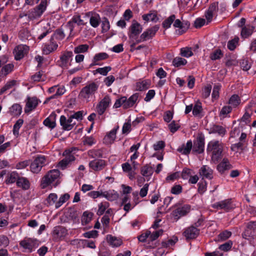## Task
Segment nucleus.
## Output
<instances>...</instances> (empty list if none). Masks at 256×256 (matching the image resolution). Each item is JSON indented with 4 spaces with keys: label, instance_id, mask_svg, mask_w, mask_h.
Returning a JSON list of instances; mask_svg holds the SVG:
<instances>
[{
    "label": "nucleus",
    "instance_id": "nucleus-48",
    "mask_svg": "<svg viewBox=\"0 0 256 256\" xmlns=\"http://www.w3.org/2000/svg\"><path fill=\"white\" fill-rule=\"evenodd\" d=\"M240 100L237 94L232 95L230 98L228 103L234 107L237 106L240 103Z\"/></svg>",
    "mask_w": 256,
    "mask_h": 256
},
{
    "label": "nucleus",
    "instance_id": "nucleus-12",
    "mask_svg": "<svg viewBox=\"0 0 256 256\" xmlns=\"http://www.w3.org/2000/svg\"><path fill=\"white\" fill-rule=\"evenodd\" d=\"M190 208V206L186 204L182 207L178 208L172 211V214L174 220L176 221H177L180 217L187 214L189 212Z\"/></svg>",
    "mask_w": 256,
    "mask_h": 256
},
{
    "label": "nucleus",
    "instance_id": "nucleus-47",
    "mask_svg": "<svg viewBox=\"0 0 256 256\" xmlns=\"http://www.w3.org/2000/svg\"><path fill=\"white\" fill-rule=\"evenodd\" d=\"M223 56L222 50L220 49H217L210 54V58L212 60H216L220 59Z\"/></svg>",
    "mask_w": 256,
    "mask_h": 256
},
{
    "label": "nucleus",
    "instance_id": "nucleus-39",
    "mask_svg": "<svg viewBox=\"0 0 256 256\" xmlns=\"http://www.w3.org/2000/svg\"><path fill=\"white\" fill-rule=\"evenodd\" d=\"M16 84V80H11L6 82V84L0 90V95L3 94L6 91L8 90L14 86Z\"/></svg>",
    "mask_w": 256,
    "mask_h": 256
},
{
    "label": "nucleus",
    "instance_id": "nucleus-58",
    "mask_svg": "<svg viewBox=\"0 0 256 256\" xmlns=\"http://www.w3.org/2000/svg\"><path fill=\"white\" fill-rule=\"evenodd\" d=\"M232 242L231 240L225 242L224 244H221L219 246V249L224 252H227L230 250L232 246Z\"/></svg>",
    "mask_w": 256,
    "mask_h": 256
},
{
    "label": "nucleus",
    "instance_id": "nucleus-61",
    "mask_svg": "<svg viewBox=\"0 0 256 256\" xmlns=\"http://www.w3.org/2000/svg\"><path fill=\"white\" fill-rule=\"evenodd\" d=\"M82 142L84 145L92 146L93 144H95L96 141L92 136H84L83 138Z\"/></svg>",
    "mask_w": 256,
    "mask_h": 256
},
{
    "label": "nucleus",
    "instance_id": "nucleus-40",
    "mask_svg": "<svg viewBox=\"0 0 256 256\" xmlns=\"http://www.w3.org/2000/svg\"><path fill=\"white\" fill-rule=\"evenodd\" d=\"M150 82L146 80H143L142 82L136 83V89L137 90L142 91L148 88Z\"/></svg>",
    "mask_w": 256,
    "mask_h": 256
},
{
    "label": "nucleus",
    "instance_id": "nucleus-4",
    "mask_svg": "<svg viewBox=\"0 0 256 256\" xmlns=\"http://www.w3.org/2000/svg\"><path fill=\"white\" fill-rule=\"evenodd\" d=\"M60 172L58 170H50L42 179L41 185L42 188H46L57 179L60 176Z\"/></svg>",
    "mask_w": 256,
    "mask_h": 256
},
{
    "label": "nucleus",
    "instance_id": "nucleus-45",
    "mask_svg": "<svg viewBox=\"0 0 256 256\" xmlns=\"http://www.w3.org/2000/svg\"><path fill=\"white\" fill-rule=\"evenodd\" d=\"M140 173L144 176H149L152 173V168L151 166L146 164L142 167Z\"/></svg>",
    "mask_w": 256,
    "mask_h": 256
},
{
    "label": "nucleus",
    "instance_id": "nucleus-28",
    "mask_svg": "<svg viewBox=\"0 0 256 256\" xmlns=\"http://www.w3.org/2000/svg\"><path fill=\"white\" fill-rule=\"evenodd\" d=\"M56 114H50V116L44 120L43 122L44 124L51 129L54 128L56 126Z\"/></svg>",
    "mask_w": 256,
    "mask_h": 256
},
{
    "label": "nucleus",
    "instance_id": "nucleus-56",
    "mask_svg": "<svg viewBox=\"0 0 256 256\" xmlns=\"http://www.w3.org/2000/svg\"><path fill=\"white\" fill-rule=\"evenodd\" d=\"M112 70V68L110 66H105L104 68H97L95 72L96 73H99L103 76H106L108 73L110 71Z\"/></svg>",
    "mask_w": 256,
    "mask_h": 256
},
{
    "label": "nucleus",
    "instance_id": "nucleus-59",
    "mask_svg": "<svg viewBox=\"0 0 256 256\" xmlns=\"http://www.w3.org/2000/svg\"><path fill=\"white\" fill-rule=\"evenodd\" d=\"M232 235V232L228 230H224L220 232L218 236V240H226L228 238Z\"/></svg>",
    "mask_w": 256,
    "mask_h": 256
},
{
    "label": "nucleus",
    "instance_id": "nucleus-16",
    "mask_svg": "<svg viewBox=\"0 0 256 256\" xmlns=\"http://www.w3.org/2000/svg\"><path fill=\"white\" fill-rule=\"evenodd\" d=\"M58 47V44L53 38L51 36L49 42L45 44L43 48L44 53L46 54H48L50 53L55 51Z\"/></svg>",
    "mask_w": 256,
    "mask_h": 256
},
{
    "label": "nucleus",
    "instance_id": "nucleus-44",
    "mask_svg": "<svg viewBox=\"0 0 256 256\" xmlns=\"http://www.w3.org/2000/svg\"><path fill=\"white\" fill-rule=\"evenodd\" d=\"M52 37L55 40H60L64 38L65 34L62 29L58 28L56 30Z\"/></svg>",
    "mask_w": 256,
    "mask_h": 256
},
{
    "label": "nucleus",
    "instance_id": "nucleus-46",
    "mask_svg": "<svg viewBox=\"0 0 256 256\" xmlns=\"http://www.w3.org/2000/svg\"><path fill=\"white\" fill-rule=\"evenodd\" d=\"M178 240L176 236H173L172 238L168 239L166 241L162 242V246L164 248H168L174 246Z\"/></svg>",
    "mask_w": 256,
    "mask_h": 256
},
{
    "label": "nucleus",
    "instance_id": "nucleus-43",
    "mask_svg": "<svg viewBox=\"0 0 256 256\" xmlns=\"http://www.w3.org/2000/svg\"><path fill=\"white\" fill-rule=\"evenodd\" d=\"M70 197V194L67 193L61 196L58 200L56 203L55 208H60L64 203L69 199Z\"/></svg>",
    "mask_w": 256,
    "mask_h": 256
},
{
    "label": "nucleus",
    "instance_id": "nucleus-42",
    "mask_svg": "<svg viewBox=\"0 0 256 256\" xmlns=\"http://www.w3.org/2000/svg\"><path fill=\"white\" fill-rule=\"evenodd\" d=\"M89 48V46L86 44H80L74 48V52L76 54L86 52Z\"/></svg>",
    "mask_w": 256,
    "mask_h": 256
},
{
    "label": "nucleus",
    "instance_id": "nucleus-9",
    "mask_svg": "<svg viewBox=\"0 0 256 256\" xmlns=\"http://www.w3.org/2000/svg\"><path fill=\"white\" fill-rule=\"evenodd\" d=\"M212 208L218 210H222L225 212H228L234 208L232 199H226L214 203Z\"/></svg>",
    "mask_w": 256,
    "mask_h": 256
},
{
    "label": "nucleus",
    "instance_id": "nucleus-38",
    "mask_svg": "<svg viewBox=\"0 0 256 256\" xmlns=\"http://www.w3.org/2000/svg\"><path fill=\"white\" fill-rule=\"evenodd\" d=\"M176 19V16L172 14L167 18H166L162 23V26L165 29L170 28L172 24L174 22Z\"/></svg>",
    "mask_w": 256,
    "mask_h": 256
},
{
    "label": "nucleus",
    "instance_id": "nucleus-14",
    "mask_svg": "<svg viewBox=\"0 0 256 256\" xmlns=\"http://www.w3.org/2000/svg\"><path fill=\"white\" fill-rule=\"evenodd\" d=\"M28 50V47L26 45L20 44L16 46L14 50V58L19 60L22 58Z\"/></svg>",
    "mask_w": 256,
    "mask_h": 256
},
{
    "label": "nucleus",
    "instance_id": "nucleus-27",
    "mask_svg": "<svg viewBox=\"0 0 256 256\" xmlns=\"http://www.w3.org/2000/svg\"><path fill=\"white\" fill-rule=\"evenodd\" d=\"M106 240L110 245L113 247L120 246L122 244V241L121 239L118 238L111 234H108L106 236Z\"/></svg>",
    "mask_w": 256,
    "mask_h": 256
},
{
    "label": "nucleus",
    "instance_id": "nucleus-2",
    "mask_svg": "<svg viewBox=\"0 0 256 256\" xmlns=\"http://www.w3.org/2000/svg\"><path fill=\"white\" fill-rule=\"evenodd\" d=\"M207 150L212 152V160L217 163L222 158V147L219 141L210 142L208 144Z\"/></svg>",
    "mask_w": 256,
    "mask_h": 256
},
{
    "label": "nucleus",
    "instance_id": "nucleus-37",
    "mask_svg": "<svg viewBox=\"0 0 256 256\" xmlns=\"http://www.w3.org/2000/svg\"><path fill=\"white\" fill-rule=\"evenodd\" d=\"M94 214L91 212L86 211L83 213L82 217V224H88L92 220Z\"/></svg>",
    "mask_w": 256,
    "mask_h": 256
},
{
    "label": "nucleus",
    "instance_id": "nucleus-1",
    "mask_svg": "<svg viewBox=\"0 0 256 256\" xmlns=\"http://www.w3.org/2000/svg\"><path fill=\"white\" fill-rule=\"evenodd\" d=\"M48 6L47 0H40V4L31 10H29L28 13L22 12L19 14V18H22L24 16H28L30 20H32L40 18L45 10Z\"/></svg>",
    "mask_w": 256,
    "mask_h": 256
},
{
    "label": "nucleus",
    "instance_id": "nucleus-35",
    "mask_svg": "<svg viewBox=\"0 0 256 256\" xmlns=\"http://www.w3.org/2000/svg\"><path fill=\"white\" fill-rule=\"evenodd\" d=\"M57 195L56 194L52 193L49 194L48 196L44 201V204L47 206H52L57 202Z\"/></svg>",
    "mask_w": 256,
    "mask_h": 256
},
{
    "label": "nucleus",
    "instance_id": "nucleus-21",
    "mask_svg": "<svg viewBox=\"0 0 256 256\" xmlns=\"http://www.w3.org/2000/svg\"><path fill=\"white\" fill-rule=\"evenodd\" d=\"M199 174L201 176L209 180L213 178V170L208 166H203L199 170Z\"/></svg>",
    "mask_w": 256,
    "mask_h": 256
},
{
    "label": "nucleus",
    "instance_id": "nucleus-5",
    "mask_svg": "<svg viewBox=\"0 0 256 256\" xmlns=\"http://www.w3.org/2000/svg\"><path fill=\"white\" fill-rule=\"evenodd\" d=\"M72 150H66L64 152L62 156H64L65 158L58 162L57 166L58 167L60 168L62 170H64L66 169L72 162L74 161L76 158L72 154Z\"/></svg>",
    "mask_w": 256,
    "mask_h": 256
},
{
    "label": "nucleus",
    "instance_id": "nucleus-10",
    "mask_svg": "<svg viewBox=\"0 0 256 256\" xmlns=\"http://www.w3.org/2000/svg\"><path fill=\"white\" fill-rule=\"evenodd\" d=\"M142 26L136 20H134L128 34L130 38L136 39V38L142 32Z\"/></svg>",
    "mask_w": 256,
    "mask_h": 256
},
{
    "label": "nucleus",
    "instance_id": "nucleus-23",
    "mask_svg": "<svg viewBox=\"0 0 256 256\" xmlns=\"http://www.w3.org/2000/svg\"><path fill=\"white\" fill-rule=\"evenodd\" d=\"M192 150V142L190 140L187 142L186 144H183L180 147L178 148V151L185 155L188 154L191 150Z\"/></svg>",
    "mask_w": 256,
    "mask_h": 256
},
{
    "label": "nucleus",
    "instance_id": "nucleus-33",
    "mask_svg": "<svg viewBox=\"0 0 256 256\" xmlns=\"http://www.w3.org/2000/svg\"><path fill=\"white\" fill-rule=\"evenodd\" d=\"M22 108L20 104H14L10 108V112L12 116H20L22 113Z\"/></svg>",
    "mask_w": 256,
    "mask_h": 256
},
{
    "label": "nucleus",
    "instance_id": "nucleus-13",
    "mask_svg": "<svg viewBox=\"0 0 256 256\" xmlns=\"http://www.w3.org/2000/svg\"><path fill=\"white\" fill-rule=\"evenodd\" d=\"M204 136H199L194 142L192 146V152L202 154L204 152Z\"/></svg>",
    "mask_w": 256,
    "mask_h": 256
},
{
    "label": "nucleus",
    "instance_id": "nucleus-6",
    "mask_svg": "<svg viewBox=\"0 0 256 256\" xmlns=\"http://www.w3.org/2000/svg\"><path fill=\"white\" fill-rule=\"evenodd\" d=\"M73 53L72 51L66 50L62 53L60 60L57 63L62 68H68L70 65V62L72 60Z\"/></svg>",
    "mask_w": 256,
    "mask_h": 256
},
{
    "label": "nucleus",
    "instance_id": "nucleus-50",
    "mask_svg": "<svg viewBox=\"0 0 256 256\" xmlns=\"http://www.w3.org/2000/svg\"><path fill=\"white\" fill-rule=\"evenodd\" d=\"M88 156L92 158H100L102 157V152L100 150H93L88 152Z\"/></svg>",
    "mask_w": 256,
    "mask_h": 256
},
{
    "label": "nucleus",
    "instance_id": "nucleus-64",
    "mask_svg": "<svg viewBox=\"0 0 256 256\" xmlns=\"http://www.w3.org/2000/svg\"><path fill=\"white\" fill-rule=\"evenodd\" d=\"M20 245L25 249L32 250L33 244L29 240H23L20 242Z\"/></svg>",
    "mask_w": 256,
    "mask_h": 256
},
{
    "label": "nucleus",
    "instance_id": "nucleus-25",
    "mask_svg": "<svg viewBox=\"0 0 256 256\" xmlns=\"http://www.w3.org/2000/svg\"><path fill=\"white\" fill-rule=\"evenodd\" d=\"M232 167V166L229 162L227 158H224L222 161L217 166V170L222 174L224 170H230Z\"/></svg>",
    "mask_w": 256,
    "mask_h": 256
},
{
    "label": "nucleus",
    "instance_id": "nucleus-18",
    "mask_svg": "<svg viewBox=\"0 0 256 256\" xmlns=\"http://www.w3.org/2000/svg\"><path fill=\"white\" fill-rule=\"evenodd\" d=\"M208 133L211 134H217L221 136H224L226 132V130L224 127L218 124H213L208 129Z\"/></svg>",
    "mask_w": 256,
    "mask_h": 256
},
{
    "label": "nucleus",
    "instance_id": "nucleus-17",
    "mask_svg": "<svg viewBox=\"0 0 256 256\" xmlns=\"http://www.w3.org/2000/svg\"><path fill=\"white\" fill-rule=\"evenodd\" d=\"M160 28L158 25H155L154 26L148 28L144 31L142 34L141 37L143 40H148L154 36L156 32Z\"/></svg>",
    "mask_w": 256,
    "mask_h": 256
},
{
    "label": "nucleus",
    "instance_id": "nucleus-32",
    "mask_svg": "<svg viewBox=\"0 0 256 256\" xmlns=\"http://www.w3.org/2000/svg\"><path fill=\"white\" fill-rule=\"evenodd\" d=\"M14 66L12 64H8L3 66L0 71V77L6 76L12 72Z\"/></svg>",
    "mask_w": 256,
    "mask_h": 256
},
{
    "label": "nucleus",
    "instance_id": "nucleus-51",
    "mask_svg": "<svg viewBox=\"0 0 256 256\" xmlns=\"http://www.w3.org/2000/svg\"><path fill=\"white\" fill-rule=\"evenodd\" d=\"M23 122V120L20 118L16 121V124H14L13 128V133L14 136L18 135L19 129L22 125Z\"/></svg>",
    "mask_w": 256,
    "mask_h": 256
},
{
    "label": "nucleus",
    "instance_id": "nucleus-41",
    "mask_svg": "<svg viewBox=\"0 0 256 256\" xmlns=\"http://www.w3.org/2000/svg\"><path fill=\"white\" fill-rule=\"evenodd\" d=\"M187 63V60L180 57H176L174 58L172 60V64L176 67H179L181 66L186 65Z\"/></svg>",
    "mask_w": 256,
    "mask_h": 256
},
{
    "label": "nucleus",
    "instance_id": "nucleus-8",
    "mask_svg": "<svg viewBox=\"0 0 256 256\" xmlns=\"http://www.w3.org/2000/svg\"><path fill=\"white\" fill-rule=\"evenodd\" d=\"M68 234V230L61 226H54L52 232V238L54 241H58L64 239Z\"/></svg>",
    "mask_w": 256,
    "mask_h": 256
},
{
    "label": "nucleus",
    "instance_id": "nucleus-3",
    "mask_svg": "<svg viewBox=\"0 0 256 256\" xmlns=\"http://www.w3.org/2000/svg\"><path fill=\"white\" fill-rule=\"evenodd\" d=\"M98 88V84L92 82L82 88L79 94V97L88 101L89 98L94 95Z\"/></svg>",
    "mask_w": 256,
    "mask_h": 256
},
{
    "label": "nucleus",
    "instance_id": "nucleus-60",
    "mask_svg": "<svg viewBox=\"0 0 256 256\" xmlns=\"http://www.w3.org/2000/svg\"><path fill=\"white\" fill-rule=\"evenodd\" d=\"M202 106L200 102H197L192 109V114L194 116H198L202 111Z\"/></svg>",
    "mask_w": 256,
    "mask_h": 256
},
{
    "label": "nucleus",
    "instance_id": "nucleus-62",
    "mask_svg": "<svg viewBox=\"0 0 256 256\" xmlns=\"http://www.w3.org/2000/svg\"><path fill=\"white\" fill-rule=\"evenodd\" d=\"M102 32H108L110 28V22L108 20V19L106 18H104L102 20Z\"/></svg>",
    "mask_w": 256,
    "mask_h": 256
},
{
    "label": "nucleus",
    "instance_id": "nucleus-49",
    "mask_svg": "<svg viewBox=\"0 0 256 256\" xmlns=\"http://www.w3.org/2000/svg\"><path fill=\"white\" fill-rule=\"evenodd\" d=\"M180 54L182 56L189 58L193 55L191 48L186 47L180 49Z\"/></svg>",
    "mask_w": 256,
    "mask_h": 256
},
{
    "label": "nucleus",
    "instance_id": "nucleus-36",
    "mask_svg": "<svg viewBox=\"0 0 256 256\" xmlns=\"http://www.w3.org/2000/svg\"><path fill=\"white\" fill-rule=\"evenodd\" d=\"M100 22V18L98 14H94L90 18V24L94 28L98 27L99 26Z\"/></svg>",
    "mask_w": 256,
    "mask_h": 256
},
{
    "label": "nucleus",
    "instance_id": "nucleus-20",
    "mask_svg": "<svg viewBox=\"0 0 256 256\" xmlns=\"http://www.w3.org/2000/svg\"><path fill=\"white\" fill-rule=\"evenodd\" d=\"M90 167L95 171L102 170L106 166V162L103 160H94L90 162Z\"/></svg>",
    "mask_w": 256,
    "mask_h": 256
},
{
    "label": "nucleus",
    "instance_id": "nucleus-22",
    "mask_svg": "<svg viewBox=\"0 0 256 256\" xmlns=\"http://www.w3.org/2000/svg\"><path fill=\"white\" fill-rule=\"evenodd\" d=\"M30 186V181L25 177L20 176L16 182V186L24 190H28Z\"/></svg>",
    "mask_w": 256,
    "mask_h": 256
},
{
    "label": "nucleus",
    "instance_id": "nucleus-19",
    "mask_svg": "<svg viewBox=\"0 0 256 256\" xmlns=\"http://www.w3.org/2000/svg\"><path fill=\"white\" fill-rule=\"evenodd\" d=\"M38 104V100L36 97H28L26 107L24 108L26 113H28L34 109Z\"/></svg>",
    "mask_w": 256,
    "mask_h": 256
},
{
    "label": "nucleus",
    "instance_id": "nucleus-7",
    "mask_svg": "<svg viewBox=\"0 0 256 256\" xmlns=\"http://www.w3.org/2000/svg\"><path fill=\"white\" fill-rule=\"evenodd\" d=\"M46 159L44 156H38L30 164V170L33 173H38L46 165Z\"/></svg>",
    "mask_w": 256,
    "mask_h": 256
},
{
    "label": "nucleus",
    "instance_id": "nucleus-11",
    "mask_svg": "<svg viewBox=\"0 0 256 256\" xmlns=\"http://www.w3.org/2000/svg\"><path fill=\"white\" fill-rule=\"evenodd\" d=\"M111 102L110 96H106L97 104L96 110L99 115H102L108 108Z\"/></svg>",
    "mask_w": 256,
    "mask_h": 256
},
{
    "label": "nucleus",
    "instance_id": "nucleus-34",
    "mask_svg": "<svg viewBox=\"0 0 256 256\" xmlns=\"http://www.w3.org/2000/svg\"><path fill=\"white\" fill-rule=\"evenodd\" d=\"M60 122L64 130H70L72 128V124L67 123V119L64 116H60Z\"/></svg>",
    "mask_w": 256,
    "mask_h": 256
},
{
    "label": "nucleus",
    "instance_id": "nucleus-31",
    "mask_svg": "<svg viewBox=\"0 0 256 256\" xmlns=\"http://www.w3.org/2000/svg\"><path fill=\"white\" fill-rule=\"evenodd\" d=\"M20 176H19V174L17 172H11L7 176V178L6 180V184H14L15 182H16Z\"/></svg>",
    "mask_w": 256,
    "mask_h": 256
},
{
    "label": "nucleus",
    "instance_id": "nucleus-29",
    "mask_svg": "<svg viewBox=\"0 0 256 256\" xmlns=\"http://www.w3.org/2000/svg\"><path fill=\"white\" fill-rule=\"evenodd\" d=\"M163 233V230H160L158 231H156L150 234L148 237V244L152 242V244H150L148 246L150 248H154L156 247V244H154L152 242L156 240Z\"/></svg>",
    "mask_w": 256,
    "mask_h": 256
},
{
    "label": "nucleus",
    "instance_id": "nucleus-26",
    "mask_svg": "<svg viewBox=\"0 0 256 256\" xmlns=\"http://www.w3.org/2000/svg\"><path fill=\"white\" fill-rule=\"evenodd\" d=\"M254 28V26L251 25H248L242 27L240 32L242 38H248L252 34Z\"/></svg>",
    "mask_w": 256,
    "mask_h": 256
},
{
    "label": "nucleus",
    "instance_id": "nucleus-24",
    "mask_svg": "<svg viewBox=\"0 0 256 256\" xmlns=\"http://www.w3.org/2000/svg\"><path fill=\"white\" fill-rule=\"evenodd\" d=\"M143 20L146 22L149 20L156 22L159 20V18L157 16V12L156 10H150L148 14H144L142 16Z\"/></svg>",
    "mask_w": 256,
    "mask_h": 256
},
{
    "label": "nucleus",
    "instance_id": "nucleus-30",
    "mask_svg": "<svg viewBox=\"0 0 256 256\" xmlns=\"http://www.w3.org/2000/svg\"><path fill=\"white\" fill-rule=\"evenodd\" d=\"M118 126L112 130L104 138L106 143L111 144L114 142L116 138V134L118 129Z\"/></svg>",
    "mask_w": 256,
    "mask_h": 256
},
{
    "label": "nucleus",
    "instance_id": "nucleus-54",
    "mask_svg": "<svg viewBox=\"0 0 256 256\" xmlns=\"http://www.w3.org/2000/svg\"><path fill=\"white\" fill-rule=\"evenodd\" d=\"M30 36V32L27 29H23L19 32V37L22 40H28Z\"/></svg>",
    "mask_w": 256,
    "mask_h": 256
},
{
    "label": "nucleus",
    "instance_id": "nucleus-53",
    "mask_svg": "<svg viewBox=\"0 0 256 256\" xmlns=\"http://www.w3.org/2000/svg\"><path fill=\"white\" fill-rule=\"evenodd\" d=\"M108 58V55L106 52H100L96 54L93 58L94 62L106 60Z\"/></svg>",
    "mask_w": 256,
    "mask_h": 256
},
{
    "label": "nucleus",
    "instance_id": "nucleus-52",
    "mask_svg": "<svg viewBox=\"0 0 256 256\" xmlns=\"http://www.w3.org/2000/svg\"><path fill=\"white\" fill-rule=\"evenodd\" d=\"M239 38L238 37L234 38V39L229 40L228 42V48L230 50H234L238 44Z\"/></svg>",
    "mask_w": 256,
    "mask_h": 256
},
{
    "label": "nucleus",
    "instance_id": "nucleus-57",
    "mask_svg": "<svg viewBox=\"0 0 256 256\" xmlns=\"http://www.w3.org/2000/svg\"><path fill=\"white\" fill-rule=\"evenodd\" d=\"M72 22L74 23L75 24L78 26H84L85 23L84 20L81 19L80 16L78 14L74 15L71 19Z\"/></svg>",
    "mask_w": 256,
    "mask_h": 256
},
{
    "label": "nucleus",
    "instance_id": "nucleus-55",
    "mask_svg": "<svg viewBox=\"0 0 256 256\" xmlns=\"http://www.w3.org/2000/svg\"><path fill=\"white\" fill-rule=\"evenodd\" d=\"M190 26V22L188 20H183L182 22V30H178V34L179 35H181L184 33L186 32V30L189 28Z\"/></svg>",
    "mask_w": 256,
    "mask_h": 256
},
{
    "label": "nucleus",
    "instance_id": "nucleus-15",
    "mask_svg": "<svg viewBox=\"0 0 256 256\" xmlns=\"http://www.w3.org/2000/svg\"><path fill=\"white\" fill-rule=\"evenodd\" d=\"M200 234V230L194 226L188 228L183 232L186 239H194L196 238Z\"/></svg>",
    "mask_w": 256,
    "mask_h": 256
},
{
    "label": "nucleus",
    "instance_id": "nucleus-63",
    "mask_svg": "<svg viewBox=\"0 0 256 256\" xmlns=\"http://www.w3.org/2000/svg\"><path fill=\"white\" fill-rule=\"evenodd\" d=\"M207 183L205 180H202L198 184V192L200 194H203L206 190Z\"/></svg>",
    "mask_w": 256,
    "mask_h": 256
}]
</instances>
